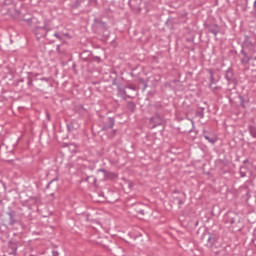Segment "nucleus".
<instances>
[{"label":"nucleus","instance_id":"1","mask_svg":"<svg viewBox=\"0 0 256 256\" xmlns=\"http://www.w3.org/2000/svg\"><path fill=\"white\" fill-rule=\"evenodd\" d=\"M204 239H206V247H215L217 245V236L215 234H204Z\"/></svg>","mask_w":256,"mask_h":256},{"label":"nucleus","instance_id":"2","mask_svg":"<svg viewBox=\"0 0 256 256\" xmlns=\"http://www.w3.org/2000/svg\"><path fill=\"white\" fill-rule=\"evenodd\" d=\"M8 253L12 256L17 255V243L15 242L8 243Z\"/></svg>","mask_w":256,"mask_h":256},{"label":"nucleus","instance_id":"3","mask_svg":"<svg viewBox=\"0 0 256 256\" xmlns=\"http://www.w3.org/2000/svg\"><path fill=\"white\" fill-rule=\"evenodd\" d=\"M106 123L108 124H105L103 129L107 130V129H113V126L115 125V119L109 117V118H106Z\"/></svg>","mask_w":256,"mask_h":256},{"label":"nucleus","instance_id":"4","mask_svg":"<svg viewBox=\"0 0 256 256\" xmlns=\"http://www.w3.org/2000/svg\"><path fill=\"white\" fill-rule=\"evenodd\" d=\"M101 173H104V179H113L115 177V174L105 170V169H99Z\"/></svg>","mask_w":256,"mask_h":256},{"label":"nucleus","instance_id":"5","mask_svg":"<svg viewBox=\"0 0 256 256\" xmlns=\"http://www.w3.org/2000/svg\"><path fill=\"white\" fill-rule=\"evenodd\" d=\"M209 32L212 33V35L217 36V34L219 33V25H211L208 28Z\"/></svg>","mask_w":256,"mask_h":256},{"label":"nucleus","instance_id":"6","mask_svg":"<svg viewBox=\"0 0 256 256\" xmlns=\"http://www.w3.org/2000/svg\"><path fill=\"white\" fill-rule=\"evenodd\" d=\"M209 74H210V84H209V87H210V89H213V85H215V75L213 73V70H209Z\"/></svg>","mask_w":256,"mask_h":256},{"label":"nucleus","instance_id":"7","mask_svg":"<svg viewBox=\"0 0 256 256\" xmlns=\"http://www.w3.org/2000/svg\"><path fill=\"white\" fill-rule=\"evenodd\" d=\"M7 215L10 219V225H15L17 223V220H15V213L13 211L8 212Z\"/></svg>","mask_w":256,"mask_h":256},{"label":"nucleus","instance_id":"8","mask_svg":"<svg viewBox=\"0 0 256 256\" xmlns=\"http://www.w3.org/2000/svg\"><path fill=\"white\" fill-rule=\"evenodd\" d=\"M152 123H154V125H161V123H163V121L161 120V117H159L158 114H156L155 117L151 118Z\"/></svg>","mask_w":256,"mask_h":256},{"label":"nucleus","instance_id":"9","mask_svg":"<svg viewBox=\"0 0 256 256\" xmlns=\"http://www.w3.org/2000/svg\"><path fill=\"white\" fill-rule=\"evenodd\" d=\"M225 78L227 81H233V70L231 68L226 71Z\"/></svg>","mask_w":256,"mask_h":256},{"label":"nucleus","instance_id":"10","mask_svg":"<svg viewBox=\"0 0 256 256\" xmlns=\"http://www.w3.org/2000/svg\"><path fill=\"white\" fill-rule=\"evenodd\" d=\"M127 109H128V111H131V113H135L136 106H135L134 102H128Z\"/></svg>","mask_w":256,"mask_h":256},{"label":"nucleus","instance_id":"11","mask_svg":"<svg viewBox=\"0 0 256 256\" xmlns=\"http://www.w3.org/2000/svg\"><path fill=\"white\" fill-rule=\"evenodd\" d=\"M249 133H250L251 137L256 139V127L255 126H249Z\"/></svg>","mask_w":256,"mask_h":256},{"label":"nucleus","instance_id":"12","mask_svg":"<svg viewBox=\"0 0 256 256\" xmlns=\"http://www.w3.org/2000/svg\"><path fill=\"white\" fill-rule=\"evenodd\" d=\"M204 138L206 139V141H208L209 143H217V138L215 137H209L208 135H204Z\"/></svg>","mask_w":256,"mask_h":256},{"label":"nucleus","instance_id":"13","mask_svg":"<svg viewBox=\"0 0 256 256\" xmlns=\"http://www.w3.org/2000/svg\"><path fill=\"white\" fill-rule=\"evenodd\" d=\"M227 223H230V225H234L235 217L229 216L228 219H227Z\"/></svg>","mask_w":256,"mask_h":256},{"label":"nucleus","instance_id":"14","mask_svg":"<svg viewBox=\"0 0 256 256\" xmlns=\"http://www.w3.org/2000/svg\"><path fill=\"white\" fill-rule=\"evenodd\" d=\"M54 37H56V39H59V41H63V36H61V34H59V32H55Z\"/></svg>","mask_w":256,"mask_h":256},{"label":"nucleus","instance_id":"15","mask_svg":"<svg viewBox=\"0 0 256 256\" xmlns=\"http://www.w3.org/2000/svg\"><path fill=\"white\" fill-rule=\"evenodd\" d=\"M210 89L213 91V93H217V91H220L221 87L212 85V88Z\"/></svg>","mask_w":256,"mask_h":256},{"label":"nucleus","instance_id":"16","mask_svg":"<svg viewBox=\"0 0 256 256\" xmlns=\"http://www.w3.org/2000/svg\"><path fill=\"white\" fill-rule=\"evenodd\" d=\"M54 181H59L58 178H54L53 180H51L48 185H47V189H49V187L51 186V183H53Z\"/></svg>","mask_w":256,"mask_h":256},{"label":"nucleus","instance_id":"17","mask_svg":"<svg viewBox=\"0 0 256 256\" xmlns=\"http://www.w3.org/2000/svg\"><path fill=\"white\" fill-rule=\"evenodd\" d=\"M85 0H76V7H79L81 3H84Z\"/></svg>","mask_w":256,"mask_h":256},{"label":"nucleus","instance_id":"18","mask_svg":"<svg viewBox=\"0 0 256 256\" xmlns=\"http://www.w3.org/2000/svg\"><path fill=\"white\" fill-rule=\"evenodd\" d=\"M90 5H97V0H89Z\"/></svg>","mask_w":256,"mask_h":256},{"label":"nucleus","instance_id":"19","mask_svg":"<svg viewBox=\"0 0 256 256\" xmlns=\"http://www.w3.org/2000/svg\"><path fill=\"white\" fill-rule=\"evenodd\" d=\"M52 256H59V252H57V251H52Z\"/></svg>","mask_w":256,"mask_h":256},{"label":"nucleus","instance_id":"20","mask_svg":"<svg viewBox=\"0 0 256 256\" xmlns=\"http://www.w3.org/2000/svg\"><path fill=\"white\" fill-rule=\"evenodd\" d=\"M243 63H249V58L242 59Z\"/></svg>","mask_w":256,"mask_h":256},{"label":"nucleus","instance_id":"21","mask_svg":"<svg viewBox=\"0 0 256 256\" xmlns=\"http://www.w3.org/2000/svg\"><path fill=\"white\" fill-rule=\"evenodd\" d=\"M154 107H155V109H157V111H159V109H161V106L159 104L155 105Z\"/></svg>","mask_w":256,"mask_h":256},{"label":"nucleus","instance_id":"22","mask_svg":"<svg viewBox=\"0 0 256 256\" xmlns=\"http://www.w3.org/2000/svg\"><path fill=\"white\" fill-rule=\"evenodd\" d=\"M139 213H140L141 215H145V211H144V210H139Z\"/></svg>","mask_w":256,"mask_h":256},{"label":"nucleus","instance_id":"23","mask_svg":"<svg viewBox=\"0 0 256 256\" xmlns=\"http://www.w3.org/2000/svg\"><path fill=\"white\" fill-rule=\"evenodd\" d=\"M178 205H183V201L182 200H178Z\"/></svg>","mask_w":256,"mask_h":256},{"label":"nucleus","instance_id":"24","mask_svg":"<svg viewBox=\"0 0 256 256\" xmlns=\"http://www.w3.org/2000/svg\"><path fill=\"white\" fill-rule=\"evenodd\" d=\"M254 9H255V11H256V0H255V2H254Z\"/></svg>","mask_w":256,"mask_h":256},{"label":"nucleus","instance_id":"25","mask_svg":"<svg viewBox=\"0 0 256 256\" xmlns=\"http://www.w3.org/2000/svg\"><path fill=\"white\" fill-rule=\"evenodd\" d=\"M43 29H45L46 31H49V29H47V27H45V26L43 27Z\"/></svg>","mask_w":256,"mask_h":256},{"label":"nucleus","instance_id":"26","mask_svg":"<svg viewBox=\"0 0 256 256\" xmlns=\"http://www.w3.org/2000/svg\"><path fill=\"white\" fill-rule=\"evenodd\" d=\"M254 237H255V239H256V230L254 231Z\"/></svg>","mask_w":256,"mask_h":256},{"label":"nucleus","instance_id":"27","mask_svg":"<svg viewBox=\"0 0 256 256\" xmlns=\"http://www.w3.org/2000/svg\"><path fill=\"white\" fill-rule=\"evenodd\" d=\"M130 89H135V88H133V87H130Z\"/></svg>","mask_w":256,"mask_h":256}]
</instances>
